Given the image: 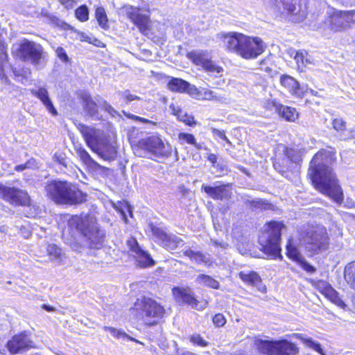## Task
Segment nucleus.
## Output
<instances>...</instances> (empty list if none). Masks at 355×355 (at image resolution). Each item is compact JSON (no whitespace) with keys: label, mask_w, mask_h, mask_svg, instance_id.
Wrapping results in <instances>:
<instances>
[{"label":"nucleus","mask_w":355,"mask_h":355,"mask_svg":"<svg viewBox=\"0 0 355 355\" xmlns=\"http://www.w3.org/2000/svg\"><path fill=\"white\" fill-rule=\"evenodd\" d=\"M335 159L334 153L329 150L318 151L311 161L309 175L317 190L341 204L343 193L331 167Z\"/></svg>","instance_id":"f257e3e1"},{"label":"nucleus","mask_w":355,"mask_h":355,"mask_svg":"<svg viewBox=\"0 0 355 355\" xmlns=\"http://www.w3.org/2000/svg\"><path fill=\"white\" fill-rule=\"evenodd\" d=\"M87 146L104 160L112 161L116 157V141L114 135H105L99 129L83 123L76 125Z\"/></svg>","instance_id":"f03ea898"},{"label":"nucleus","mask_w":355,"mask_h":355,"mask_svg":"<svg viewBox=\"0 0 355 355\" xmlns=\"http://www.w3.org/2000/svg\"><path fill=\"white\" fill-rule=\"evenodd\" d=\"M87 146L104 160L112 161L116 157V141L114 135H105L99 129L83 123L76 125Z\"/></svg>","instance_id":"7ed1b4c3"},{"label":"nucleus","mask_w":355,"mask_h":355,"mask_svg":"<svg viewBox=\"0 0 355 355\" xmlns=\"http://www.w3.org/2000/svg\"><path fill=\"white\" fill-rule=\"evenodd\" d=\"M223 44L230 51L235 52L243 59H255L262 54L266 44L259 37H250L236 33L223 35Z\"/></svg>","instance_id":"20e7f679"},{"label":"nucleus","mask_w":355,"mask_h":355,"mask_svg":"<svg viewBox=\"0 0 355 355\" xmlns=\"http://www.w3.org/2000/svg\"><path fill=\"white\" fill-rule=\"evenodd\" d=\"M48 198L56 204H80L86 200V195L67 181L53 180L45 186Z\"/></svg>","instance_id":"39448f33"},{"label":"nucleus","mask_w":355,"mask_h":355,"mask_svg":"<svg viewBox=\"0 0 355 355\" xmlns=\"http://www.w3.org/2000/svg\"><path fill=\"white\" fill-rule=\"evenodd\" d=\"M69 226L81 233L87 240L91 248H100L103 245L105 234L96 221L87 215L74 216L69 220Z\"/></svg>","instance_id":"423d86ee"},{"label":"nucleus","mask_w":355,"mask_h":355,"mask_svg":"<svg viewBox=\"0 0 355 355\" xmlns=\"http://www.w3.org/2000/svg\"><path fill=\"white\" fill-rule=\"evenodd\" d=\"M284 229L285 226L282 223L270 221L259 236V243L261 246V250L272 259H282L279 241L281 232Z\"/></svg>","instance_id":"0eeeda50"},{"label":"nucleus","mask_w":355,"mask_h":355,"mask_svg":"<svg viewBox=\"0 0 355 355\" xmlns=\"http://www.w3.org/2000/svg\"><path fill=\"white\" fill-rule=\"evenodd\" d=\"M299 239L305 248L314 254L327 250L329 238L326 228L322 225H311L300 232Z\"/></svg>","instance_id":"6e6552de"},{"label":"nucleus","mask_w":355,"mask_h":355,"mask_svg":"<svg viewBox=\"0 0 355 355\" xmlns=\"http://www.w3.org/2000/svg\"><path fill=\"white\" fill-rule=\"evenodd\" d=\"M135 307L143 322L148 326L159 324L166 314L164 307L150 297L142 298L135 304Z\"/></svg>","instance_id":"1a4fd4ad"},{"label":"nucleus","mask_w":355,"mask_h":355,"mask_svg":"<svg viewBox=\"0 0 355 355\" xmlns=\"http://www.w3.org/2000/svg\"><path fill=\"white\" fill-rule=\"evenodd\" d=\"M141 150L155 157H168L171 155L173 148L168 143H164L160 137L153 135L138 142L135 148V154L140 157L144 156Z\"/></svg>","instance_id":"9d476101"},{"label":"nucleus","mask_w":355,"mask_h":355,"mask_svg":"<svg viewBox=\"0 0 355 355\" xmlns=\"http://www.w3.org/2000/svg\"><path fill=\"white\" fill-rule=\"evenodd\" d=\"M254 345L260 352L267 355H296L299 352L297 345L286 340L272 341L256 339Z\"/></svg>","instance_id":"9b49d317"},{"label":"nucleus","mask_w":355,"mask_h":355,"mask_svg":"<svg viewBox=\"0 0 355 355\" xmlns=\"http://www.w3.org/2000/svg\"><path fill=\"white\" fill-rule=\"evenodd\" d=\"M19 53L24 60L30 61L37 69H42L46 64V53L39 44L24 40L19 44Z\"/></svg>","instance_id":"f8f14e48"},{"label":"nucleus","mask_w":355,"mask_h":355,"mask_svg":"<svg viewBox=\"0 0 355 355\" xmlns=\"http://www.w3.org/2000/svg\"><path fill=\"white\" fill-rule=\"evenodd\" d=\"M352 15L351 10H333L324 21V31L327 33H335L346 30L353 24Z\"/></svg>","instance_id":"ddd939ff"},{"label":"nucleus","mask_w":355,"mask_h":355,"mask_svg":"<svg viewBox=\"0 0 355 355\" xmlns=\"http://www.w3.org/2000/svg\"><path fill=\"white\" fill-rule=\"evenodd\" d=\"M121 11L138 28L139 31L147 35L150 31L151 21L149 14L143 13L142 9L130 5H125Z\"/></svg>","instance_id":"4468645a"},{"label":"nucleus","mask_w":355,"mask_h":355,"mask_svg":"<svg viewBox=\"0 0 355 355\" xmlns=\"http://www.w3.org/2000/svg\"><path fill=\"white\" fill-rule=\"evenodd\" d=\"M0 198L14 206L30 205L31 199L28 193L16 187H10L0 184Z\"/></svg>","instance_id":"2eb2a0df"},{"label":"nucleus","mask_w":355,"mask_h":355,"mask_svg":"<svg viewBox=\"0 0 355 355\" xmlns=\"http://www.w3.org/2000/svg\"><path fill=\"white\" fill-rule=\"evenodd\" d=\"M279 4L283 12L295 22L302 21L306 17L307 8L302 0H280Z\"/></svg>","instance_id":"dca6fc26"},{"label":"nucleus","mask_w":355,"mask_h":355,"mask_svg":"<svg viewBox=\"0 0 355 355\" xmlns=\"http://www.w3.org/2000/svg\"><path fill=\"white\" fill-rule=\"evenodd\" d=\"M187 58L196 65L202 66L207 72L219 73L220 67L217 66L209 56V53L204 51H196L187 53Z\"/></svg>","instance_id":"f3484780"},{"label":"nucleus","mask_w":355,"mask_h":355,"mask_svg":"<svg viewBox=\"0 0 355 355\" xmlns=\"http://www.w3.org/2000/svg\"><path fill=\"white\" fill-rule=\"evenodd\" d=\"M312 286L316 288L320 293L324 295L331 302L345 309L347 305L343 300L339 297L338 293L331 287V286L326 281L318 280L311 281Z\"/></svg>","instance_id":"a211bd4d"},{"label":"nucleus","mask_w":355,"mask_h":355,"mask_svg":"<svg viewBox=\"0 0 355 355\" xmlns=\"http://www.w3.org/2000/svg\"><path fill=\"white\" fill-rule=\"evenodd\" d=\"M150 228L153 235L155 237L157 241L168 250H174L182 243L180 238L175 235L168 234L162 228L153 225Z\"/></svg>","instance_id":"6ab92c4d"},{"label":"nucleus","mask_w":355,"mask_h":355,"mask_svg":"<svg viewBox=\"0 0 355 355\" xmlns=\"http://www.w3.org/2000/svg\"><path fill=\"white\" fill-rule=\"evenodd\" d=\"M126 243L141 268L149 267L155 264L150 255L140 248L135 238H130Z\"/></svg>","instance_id":"aec40b11"},{"label":"nucleus","mask_w":355,"mask_h":355,"mask_svg":"<svg viewBox=\"0 0 355 355\" xmlns=\"http://www.w3.org/2000/svg\"><path fill=\"white\" fill-rule=\"evenodd\" d=\"M172 293L176 302L180 304H187L198 310L203 308L202 305H198L200 302L195 298L193 292L189 288L175 287Z\"/></svg>","instance_id":"412c9836"},{"label":"nucleus","mask_w":355,"mask_h":355,"mask_svg":"<svg viewBox=\"0 0 355 355\" xmlns=\"http://www.w3.org/2000/svg\"><path fill=\"white\" fill-rule=\"evenodd\" d=\"M280 84L294 97L302 98L308 89L288 75H282L279 78Z\"/></svg>","instance_id":"4be33fe9"},{"label":"nucleus","mask_w":355,"mask_h":355,"mask_svg":"<svg viewBox=\"0 0 355 355\" xmlns=\"http://www.w3.org/2000/svg\"><path fill=\"white\" fill-rule=\"evenodd\" d=\"M7 346L12 354H17L21 350L32 348L33 343L29 339L26 334L21 333L13 336L8 341Z\"/></svg>","instance_id":"5701e85b"},{"label":"nucleus","mask_w":355,"mask_h":355,"mask_svg":"<svg viewBox=\"0 0 355 355\" xmlns=\"http://www.w3.org/2000/svg\"><path fill=\"white\" fill-rule=\"evenodd\" d=\"M239 278L246 284L255 287L262 293L267 291L266 286L263 283L260 275L255 271L243 270L239 273Z\"/></svg>","instance_id":"b1692460"},{"label":"nucleus","mask_w":355,"mask_h":355,"mask_svg":"<svg viewBox=\"0 0 355 355\" xmlns=\"http://www.w3.org/2000/svg\"><path fill=\"white\" fill-rule=\"evenodd\" d=\"M31 93L38 99H40V101L45 106L46 109L53 116H56L58 114V112L54 107L52 101L49 98V92L46 88L40 86L35 89H31Z\"/></svg>","instance_id":"393cba45"},{"label":"nucleus","mask_w":355,"mask_h":355,"mask_svg":"<svg viewBox=\"0 0 355 355\" xmlns=\"http://www.w3.org/2000/svg\"><path fill=\"white\" fill-rule=\"evenodd\" d=\"M46 251L49 260L56 265H64L67 263V257L62 250L55 244H48Z\"/></svg>","instance_id":"a878e982"},{"label":"nucleus","mask_w":355,"mask_h":355,"mask_svg":"<svg viewBox=\"0 0 355 355\" xmlns=\"http://www.w3.org/2000/svg\"><path fill=\"white\" fill-rule=\"evenodd\" d=\"M292 336L300 340L305 347L312 349L320 355H326L322 348L321 344L315 340L313 338L304 334H293Z\"/></svg>","instance_id":"bb28decb"},{"label":"nucleus","mask_w":355,"mask_h":355,"mask_svg":"<svg viewBox=\"0 0 355 355\" xmlns=\"http://www.w3.org/2000/svg\"><path fill=\"white\" fill-rule=\"evenodd\" d=\"M168 89L173 92H185L188 91L189 94H192L191 90H196L195 87H191V85L180 78H172L168 83Z\"/></svg>","instance_id":"cd10ccee"},{"label":"nucleus","mask_w":355,"mask_h":355,"mask_svg":"<svg viewBox=\"0 0 355 355\" xmlns=\"http://www.w3.org/2000/svg\"><path fill=\"white\" fill-rule=\"evenodd\" d=\"M8 58L7 46L5 41L0 39V80L3 84L10 85V79L4 73V64Z\"/></svg>","instance_id":"c85d7f7f"},{"label":"nucleus","mask_w":355,"mask_h":355,"mask_svg":"<svg viewBox=\"0 0 355 355\" xmlns=\"http://www.w3.org/2000/svg\"><path fill=\"white\" fill-rule=\"evenodd\" d=\"M169 108L171 111V113L176 116L178 119L180 121H182L186 125H193L196 124V121L194 120V117L191 115H189L187 113H184L180 107L176 103H171L169 105Z\"/></svg>","instance_id":"c756f323"},{"label":"nucleus","mask_w":355,"mask_h":355,"mask_svg":"<svg viewBox=\"0 0 355 355\" xmlns=\"http://www.w3.org/2000/svg\"><path fill=\"white\" fill-rule=\"evenodd\" d=\"M184 254L197 264L205 266H210L211 265V260L209 254H203L193 250H187L184 252Z\"/></svg>","instance_id":"7c9ffc66"},{"label":"nucleus","mask_w":355,"mask_h":355,"mask_svg":"<svg viewBox=\"0 0 355 355\" xmlns=\"http://www.w3.org/2000/svg\"><path fill=\"white\" fill-rule=\"evenodd\" d=\"M277 111L282 117L290 122L295 121L299 117L297 111L292 107L279 105L277 106Z\"/></svg>","instance_id":"2f4dec72"},{"label":"nucleus","mask_w":355,"mask_h":355,"mask_svg":"<svg viewBox=\"0 0 355 355\" xmlns=\"http://www.w3.org/2000/svg\"><path fill=\"white\" fill-rule=\"evenodd\" d=\"M76 153L80 157V159L83 161V162H84V164H86L87 166L94 169L105 168V167L102 166L98 163H97L96 161H94L85 149L83 148H79L76 150Z\"/></svg>","instance_id":"473e14b6"},{"label":"nucleus","mask_w":355,"mask_h":355,"mask_svg":"<svg viewBox=\"0 0 355 355\" xmlns=\"http://www.w3.org/2000/svg\"><path fill=\"white\" fill-rule=\"evenodd\" d=\"M80 98L83 101V106L87 112L91 115H95L97 112V105L96 103L92 99L90 95L87 92H82L80 94Z\"/></svg>","instance_id":"72a5a7b5"},{"label":"nucleus","mask_w":355,"mask_h":355,"mask_svg":"<svg viewBox=\"0 0 355 355\" xmlns=\"http://www.w3.org/2000/svg\"><path fill=\"white\" fill-rule=\"evenodd\" d=\"M344 277L348 284L355 289V261L347 263L344 270Z\"/></svg>","instance_id":"f704fd0d"},{"label":"nucleus","mask_w":355,"mask_h":355,"mask_svg":"<svg viewBox=\"0 0 355 355\" xmlns=\"http://www.w3.org/2000/svg\"><path fill=\"white\" fill-rule=\"evenodd\" d=\"M196 282L200 285L206 286L212 288H218L219 287L218 282L206 275H198L196 277Z\"/></svg>","instance_id":"c9c22d12"},{"label":"nucleus","mask_w":355,"mask_h":355,"mask_svg":"<svg viewBox=\"0 0 355 355\" xmlns=\"http://www.w3.org/2000/svg\"><path fill=\"white\" fill-rule=\"evenodd\" d=\"M304 153V149L288 148L286 150V155L289 160L295 164H297L302 160V157Z\"/></svg>","instance_id":"e433bc0d"},{"label":"nucleus","mask_w":355,"mask_h":355,"mask_svg":"<svg viewBox=\"0 0 355 355\" xmlns=\"http://www.w3.org/2000/svg\"><path fill=\"white\" fill-rule=\"evenodd\" d=\"M204 191L209 195V197L214 200H220L222 198V187L221 186H202Z\"/></svg>","instance_id":"4c0bfd02"},{"label":"nucleus","mask_w":355,"mask_h":355,"mask_svg":"<svg viewBox=\"0 0 355 355\" xmlns=\"http://www.w3.org/2000/svg\"><path fill=\"white\" fill-rule=\"evenodd\" d=\"M96 18L102 28L107 29L109 28L107 17L103 8L98 7L96 8Z\"/></svg>","instance_id":"58836bf2"},{"label":"nucleus","mask_w":355,"mask_h":355,"mask_svg":"<svg viewBox=\"0 0 355 355\" xmlns=\"http://www.w3.org/2000/svg\"><path fill=\"white\" fill-rule=\"evenodd\" d=\"M286 254L296 262H298L303 257L298 249L293 245L291 240H288L286 245Z\"/></svg>","instance_id":"ea45409f"},{"label":"nucleus","mask_w":355,"mask_h":355,"mask_svg":"<svg viewBox=\"0 0 355 355\" xmlns=\"http://www.w3.org/2000/svg\"><path fill=\"white\" fill-rule=\"evenodd\" d=\"M103 329L106 331H109L112 334V335L116 338H128L130 340L135 341L136 343H139V341L130 336H129L126 333L119 329H115L111 327L105 326Z\"/></svg>","instance_id":"a19ab883"},{"label":"nucleus","mask_w":355,"mask_h":355,"mask_svg":"<svg viewBox=\"0 0 355 355\" xmlns=\"http://www.w3.org/2000/svg\"><path fill=\"white\" fill-rule=\"evenodd\" d=\"M190 342L196 346L205 347L208 346L209 342L204 339L201 335L198 334H193L189 336Z\"/></svg>","instance_id":"79ce46f5"},{"label":"nucleus","mask_w":355,"mask_h":355,"mask_svg":"<svg viewBox=\"0 0 355 355\" xmlns=\"http://www.w3.org/2000/svg\"><path fill=\"white\" fill-rule=\"evenodd\" d=\"M307 53L306 51H297L294 56V60L296 62V64L298 68L304 67L306 64L308 62L307 59H306V56Z\"/></svg>","instance_id":"37998d69"},{"label":"nucleus","mask_w":355,"mask_h":355,"mask_svg":"<svg viewBox=\"0 0 355 355\" xmlns=\"http://www.w3.org/2000/svg\"><path fill=\"white\" fill-rule=\"evenodd\" d=\"M76 17L81 21H86L89 18V11L86 6H81L76 10Z\"/></svg>","instance_id":"c03bdc74"},{"label":"nucleus","mask_w":355,"mask_h":355,"mask_svg":"<svg viewBox=\"0 0 355 355\" xmlns=\"http://www.w3.org/2000/svg\"><path fill=\"white\" fill-rule=\"evenodd\" d=\"M178 139L181 144H189L196 146V139L191 134L180 132L178 135Z\"/></svg>","instance_id":"a18cd8bd"},{"label":"nucleus","mask_w":355,"mask_h":355,"mask_svg":"<svg viewBox=\"0 0 355 355\" xmlns=\"http://www.w3.org/2000/svg\"><path fill=\"white\" fill-rule=\"evenodd\" d=\"M120 95L121 96L123 101H125L127 103H130L131 101L135 100H140L139 96L131 94L129 90H125L124 92H121Z\"/></svg>","instance_id":"49530a36"},{"label":"nucleus","mask_w":355,"mask_h":355,"mask_svg":"<svg viewBox=\"0 0 355 355\" xmlns=\"http://www.w3.org/2000/svg\"><path fill=\"white\" fill-rule=\"evenodd\" d=\"M96 101H98L100 105H101L103 107V108L106 112L110 113L112 116H114L117 114L116 111L107 101H105L103 99H101V100H98L97 98H96Z\"/></svg>","instance_id":"de8ad7c7"},{"label":"nucleus","mask_w":355,"mask_h":355,"mask_svg":"<svg viewBox=\"0 0 355 355\" xmlns=\"http://www.w3.org/2000/svg\"><path fill=\"white\" fill-rule=\"evenodd\" d=\"M55 53L57 57L63 62L67 63L69 61V58L67 54L66 51L60 46H58L55 49Z\"/></svg>","instance_id":"09e8293b"},{"label":"nucleus","mask_w":355,"mask_h":355,"mask_svg":"<svg viewBox=\"0 0 355 355\" xmlns=\"http://www.w3.org/2000/svg\"><path fill=\"white\" fill-rule=\"evenodd\" d=\"M333 128L337 131H343L345 129V122L340 118L334 119L332 121Z\"/></svg>","instance_id":"8fccbe9b"},{"label":"nucleus","mask_w":355,"mask_h":355,"mask_svg":"<svg viewBox=\"0 0 355 355\" xmlns=\"http://www.w3.org/2000/svg\"><path fill=\"white\" fill-rule=\"evenodd\" d=\"M300 266L308 272H314L315 268L311 266L306 260L302 257L298 262Z\"/></svg>","instance_id":"3c124183"},{"label":"nucleus","mask_w":355,"mask_h":355,"mask_svg":"<svg viewBox=\"0 0 355 355\" xmlns=\"http://www.w3.org/2000/svg\"><path fill=\"white\" fill-rule=\"evenodd\" d=\"M60 3L67 10L72 9L76 5L75 0H58Z\"/></svg>","instance_id":"603ef678"},{"label":"nucleus","mask_w":355,"mask_h":355,"mask_svg":"<svg viewBox=\"0 0 355 355\" xmlns=\"http://www.w3.org/2000/svg\"><path fill=\"white\" fill-rule=\"evenodd\" d=\"M80 40L83 42H87L89 43H92L96 46H99V44L98 43H100V41H98L96 39L92 40L90 37L85 34H81Z\"/></svg>","instance_id":"864d4df0"},{"label":"nucleus","mask_w":355,"mask_h":355,"mask_svg":"<svg viewBox=\"0 0 355 355\" xmlns=\"http://www.w3.org/2000/svg\"><path fill=\"white\" fill-rule=\"evenodd\" d=\"M231 185H223V199L230 198L233 194L232 189L231 188Z\"/></svg>","instance_id":"5fc2aeb1"},{"label":"nucleus","mask_w":355,"mask_h":355,"mask_svg":"<svg viewBox=\"0 0 355 355\" xmlns=\"http://www.w3.org/2000/svg\"><path fill=\"white\" fill-rule=\"evenodd\" d=\"M26 163L28 169H37L39 168L38 163L34 158L28 159Z\"/></svg>","instance_id":"6e6d98bb"},{"label":"nucleus","mask_w":355,"mask_h":355,"mask_svg":"<svg viewBox=\"0 0 355 355\" xmlns=\"http://www.w3.org/2000/svg\"><path fill=\"white\" fill-rule=\"evenodd\" d=\"M221 321H222V315L221 314L218 313L214 316L213 322L214 324H216V326H217L218 327L222 326Z\"/></svg>","instance_id":"4d7b16f0"},{"label":"nucleus","mask_w":355,"mask_h":355,"mask_svg":"<svg viewBox=\"0 0 355 355\" xmlns=\"http://www.w3.org/2000/svg\"><path fill=\"white\" fill-rule=\"evenodd\" d=\"M252 205L255 207L264 208L266 209V205L261 200H254Z\"/></svg>","instance_id":"13d9d810"},{"label":"nucleus","mask_w":355,"mask_h":355,"mask_svg":"<svg viewBox=\"0 0 355 355\" xmlns=\"http://www.w3.org/2000/svg\"><path fill=\"white\" fill-rule=\"evenodd\" d=\"M26 169H28L27 168V166H26V163L24 164H19V165H17L15 167V171H17V172H21V171H23Z\"/></svg>","instance_id":"bf43d9fd"},{"label":"nucleus","mask_w":355,"mask_h":355,"mask_svg":"<svg viewBox=\"0 0 355 355\" xmlns=\"http://www.w3.org/2000/svg\"><path fill=\"white\" fill-rule=\"evenodd\" d=\"M214 227L216 232L220 231V225L216 218H213Z\"/></svg>","instance_id":"052dcab7"},{"label":"nucleus","mask_w":355,"mask_h":355,"mask_svg":"<svg viewBox=\"0 0 355 355\" xmlns=\"http://www.w3.org/2000/svg\"><path fill=\"white\" fill-rule=\"evenodd\" d=\"M137 121H140V122H142V123H151V124H153V125L156 124L155 122H153L152 121H150L148 119H146L145 118H142V117H140V116H139V119H137Z\"/></svg>","instance_id":"680f3d73"},{"label":"nucleus","mask_w":355,"mask_h":355,"mask_svg":"<svg viewBox=\"0 0 355 355\" xmlns=\"http://www.w3.org/2000/svg\"><path fill=\"white\" fill-rule=\"evenodd\" d=\"M208 159L212 163V164H214L216 162V160H217V157L214 154H211L209 155L208 157Z\"/></svg>","instance_id":"e2e57ef3"},{"label":"nucleus","mask_w":355,"mask_h":355,"mask_svg":"<svg viewBox=\"0 0 355 355\" xmlns=\"http://www.w3.org/2000/svg\"><path fill=\"white\" fill-rule=\"evenodd\" d=\"M8 231V227L7 225H1L0 227V232L6 234Z\"/></svg>","instance_id":"0e129e2a"},{"label":"nucleus","mask_w":355,"mask_h":355,"mask_svg":"<svg viewBox=\"0 0 355 355\" xmlns=\"http://www.w3.org/2000/svg\"><path fill=\"white\" fill-rule=\"evenodd\" d=\"M42 308L47 311H53L55 310L54 307L46 304H43Z\"/></svg>","instance_id":"69168bd1"},{"label":"nucleus","mask_w":355,"mask_h":355,"mask_svg":"<svg viewBox=\"0 0 355 355\" xmlns=\"http://www.w3.org/2000/svg\"><path fill=\"white\" fill-rule=\"evenodd\" d=\"M125 116L128 118L133 119L135 121H137V119H139L138 116H136V115H134V114H125Z\"/></svg>","instance_id":"338daca9"},{"label":"nucleus","mask_w":355,"mask_h":355,"mask_svg":"<svg viewBox=\"0 0 355 355\" xmlns=\"http://www.w3.org/2000/svg\"><path fill=\"white\" fill-rule=\"evenodd\" d=\"M306 88L308 89L307 92H309L313 96H318V92L314 91L313 89H311V88H309L307 85H304Z\"/></svg>","instance_id":"774afa93"}]
</instances>
